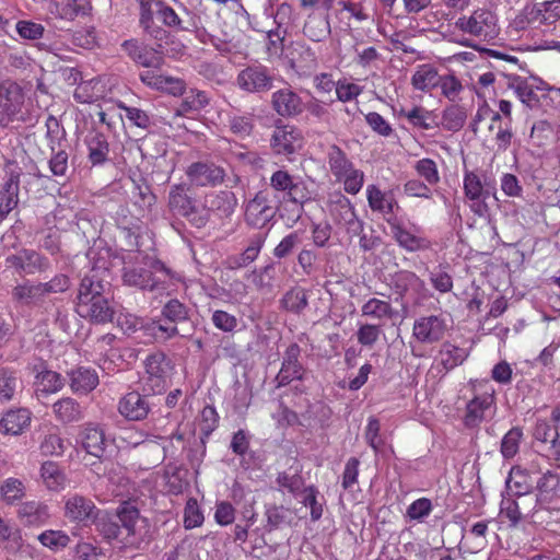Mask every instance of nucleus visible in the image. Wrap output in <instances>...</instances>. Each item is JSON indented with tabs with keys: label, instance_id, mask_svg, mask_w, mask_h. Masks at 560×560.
<instances>
[{
	"label": "nucleus",
	"instance_id": "nucleus-1",
	"mask_svg": "<svg viewBox=\"0 0 560 560\" xmlns=\"http://www.w3.org/2000/svg\"><path fill=\"white\" fill-rule=\"evenodd\" d=\"M539 476L535 480L536 504L532 517L535 522L547 524L558 522L560 506V475L555 469L536 470Z\"/></svg>",
	"mask_w": 560,
	"mask_h": 560
},
{
	"label": "nucleus",
	"instance_id": "nucleus-2",
	"mask_svg": "<svg viewBox=\"0 0 560 560\" xmlns=\"http://www.w3.org/2000/svg\"><path fill=\"white\" fill-rule=\"evenodd\" d=\"M454 25L463 34L481 42H489L499 34L497 14L486 7L477 8L469 14L460 15Z\"/></svg>",
	"mask_w": 560,
	"mask_h": 560
},
{
	"label": "nucleus",
	"instance_id": "nucleus-3",
	"mask_svg": "<svg viewBox=\"0 0 560 560\" xmlns=\"http://www.w3.org/2000/svg\"><path fill=\"white\" fill-rule=\"evenodd\" d=\"M189 183H178L170 187L167 195L168 211L175 215L186 219L195 228L205 226V218L200 217V207L191 194Z\"/></svg>",
	"mask_w": 560,
	"mask_h": 560
},
{
	"label": "nucleus",
	"instance_id": "nucleus-4",
	"mask_svg": "<svg viewBox=\"0 0 560 560\" xmlns=\"http://www.w3.org/2000/svg\"><path fill=\"white\" fill-rule=\"evenodd\" d=\"M560 20V2L542 1L532 5H526L522 13L516 18L515 24L522 30H541L550 27Z\"/></svg>",
	"mask_w": 560,
	"mask_h": 560
},
{
	"label": "nucleus",
	"instance_id": "nucleus-5",
	"mask_svg": "<svg viewBox=\"0 0 560 560\" xmlns=\"http://www.w3.org/2000/svg\"><path fill=\"white\" fill-rule=\"evenodd\" d=\"M463 189L465 197L469 200L470 210L478 217H486L489 212L487 199L495 189L483 173L476 171H464Z\"/></svg>",
	"mask_w": 560,
	"mask_h": 560
},
{
	"label": "nucleus",
	"instance_id": "nucleus-6",
	"mask_svg": "<svg viewBox=\"0 0 560 560\" xmlns=\"http://www.w3.org/2000/svg\"><path fill=\"white\" fill-rule=\"evenodd\" d=\"M117 517L121 529L127 533V542L139 545L149 537V520L140 514L136 500L122 501L117 508Z\"/></svg>",
	"mask_w": 560,
	"mask_h": 560
},
{
	"label": "nucleus",
	"instance_id": "nucleus-7",
	"mask_svg": "<svg viewBox=\"0 0 560 560\" xmlns=\"http://www.w3.org/2000/svg\"><path fill=\"white\" fill-rule=\"evenodd\" d=\"M185 175L195 188H214L223 185L228 178L225 167L212 160H199L190 163Z\"/></svg>",
	"mask_w": 560,
	"mask_h": 560
},
{
	"label": "nucleus",
	"instance_id": "nucleus-8",
	"mask_svg": "<svg viewBox=\"0 0 560 560\" xmlns=\"http://www.w3.org/2000/svg\"><path fill=\"white\" fill-rule=\"evenodd\" d=\"M238 205L236 195L232 190H209L201 201L200 217L205 218V226L212 217L219 220L230 219Z\"/></svg>",
	"mask_w": 560,
	"mask_h": 560
},
{
	"label": "nucleus",
	"instance_id": "nucleus-9",
	"mask_svg": "<svg viewBox=\"0 0 560 560\" xmlns=\"http://www.w3.org/2000/svg\"><path fill=\"white\" fill-rule=\"evenodd\" d=\"M5 266L13 269L19 276H33L45 273L51 268L47 256L33 249L22 247L14 254L5 257Z\"/></svg>",
	"mask_w": 560,
	"mask_h": 560
},
{
	"label": "nucleus",
	"instance_id": "nucleus-10",
	"mask_svg": "<svg viewBox=\"0 0 560 560\" xmlns=\"http://www.w3.org/2000/svg\"><path fill=\"white\" fill-rule=\"evenodd\" d=\"M75 313L83 319L104 325L112 323L116 314L113 292L90 299L82 303H75Z\"/></svg>",
	"mask_w": 560,
	"mask_h": 560
},
{
	"label": "nucleus",
	"instance_id": "nucleus-11",
	"mask_svg": "<svg viewBox=\"0 0 560 560\" xmlns=\"http://www.w3.org/2000/svg\"><path fill=\"white\" fill-rule=\"evenodd\" d=\"M277 214V207L267 189L259 190L245 207V222L254 228L264 229L269 225Z\"/></svg>",
	"mask_w": 560,
	"mask_h": 560
},
{
	"label": "nucleus",
	"instance_id": "nucleus-12",
	"mask_svg": "<svg viewBox=\"0 0 560 560\" xmlns=\"http://www.w3.org/2000/svg\"><path fill=\"white\" fill-rule=\"evenodd\" d=\"M273 81L270 69L262 65H252L237 73L235 84L243 92L261 94L273 88Z\"/></svg>",
	"mask_w": 560,
	"mask_h": 560
},
{
	"label": "nucleus",
	"instance_id": "nucleus-13",
	"mask_svg": "<svg viewBox=\"0 0 560 560\" xmlns=\"http://www.w3.org/2000/svg\"><path fill=\"white\" fill-rule=\"evenodd\" d=\"M109 270L106 267L94 266L81 279L78 288L75 303L108 294L112 284L107 280Z\"/></svg>",
	"mask_w": 560,
	"mask_h": 560
},
{
	"label": "nucleus",
	"instance_id": "nucleus-14",
	"mask_svg": "<svg viewBox=\"0 0 560 560\" xmlns=\"http://www.w3.org/2000/svg\"><path fill=\"white\" fill-rule=\"evenodd\" d=\"M393 238L407 252L413 253L430 248V241L421 233V229L415 224L406 225L396 218L387 219Z\"/></svg>",
	"mask_w": 560,
	"mask_h": 560
},
{
	"label": "nucleus",
	"instance_id": "nucleus-15",
	"mask_svg": "<svg viewBox=\"0 0 560 560\" xmlns=\"http://www.w3.org/2000/svg\"><path fill=\"white\" fill-rule=\"evenodd\" d=\"M447 331L446 318L443 315H423L412 326V338L420 345H434L443 340Z\"/></svg>",
	"mask_w": 560,
	"mask_h": 560
},
{
	"label": "nucleus",
	"instance_id": "nucleus-16",
	"mask_svg": "<svg viewBox=\"0 0 560 560\" xmlns=\"http://www.w3.org/2000/svg\"><path fill=\"white\" fill-rule=\"evenodd\" d=\"M285 58L299 77H310L318 67L315 51L303 40L292 42L287 48Z\"/></svg>",
	"mask_w": 560,
	"mask_h": 560
},
{
	"label": "nucleus",
	"instance_id": "nucleus-17",
	"mask_svg": "<svg viewBox=\"0 0 560 560\" xmlns=\"http://www.w3.org/2000/svg\"><path fill=\"white\" fill-rule=\"evenodd\" d=\"M153 399L139 389L125 394L118 401V412L128 421H143L153 406Z\"/></svg>",
	"mask_w": 560,
	"mask_h": 560
},
{
	"label": "nucleus",
	"instance_id": "nucleus-18",
	"mask_svg": "<svg viewBox=\"0 0 560 560\" xmlns=\"http://www.w3.org/2000/svg\"><path fill=\"white\" fill-rule=\"evenodd\" d=\"M303 147V137L301 131L290 125L277 126L270 138V148L276 155H283L291 160Z\"/></svg>",
	"mask_w": 560,
	"mask_h": 560
},
{
	"label": "nucleus",
	"instance_id": "nucleus-19",
	"mask_svg": "<svg viewBox=\"0 0 560 560\" xmlns=\"http://www.w3.org/2000/svg\"><path fill=\"white\" fill-rule=\"evenodd\" d=\"M301 347L298 343H291L282 357L281 369L276 375L277 387L289 385L293 381H303L305 369L300 361Z\"/></svg>",
	"mask_w": 560,
	"mask_h": 560
},
{
	"label": "nucleus",
	"instance_id": "nucleus-20",
	"mask_svg": "<svg viewBox=\"0 0 560 560\" xmlns=\"http://www.w3.org/2000/svg\"><path fill=\"white\" fill-rule=\"evenodd\" d=\"M269 186L276 196L279 195L282 199L310 192L301 177L291 175L284 168H278L271 174Z\"/></svg>",
	"mask_w": 560,
	"mask_h": 560
},
{
	"label": "nucleus",
	"instance_id": "nucleus-21",
	"mask_svg": "<svg viewBox=\"0 0 560 560\" xmlns=\"http://www.w3.org/2000/svg\"><path fill=\"white\" fill-rule=\"evenodd\" d=\"M121 49L135 63L144 68L161 69L164 63V57L158 50L138 39L125 40Z\"/></svg>",
	"mask_w": 560,
	"mask_h": 560
},
{
	"label": "nucleus",
	"instance_id": "nucleus-22",
	"mask_svg": "<svg viewBox=\"0 0 560 560\" xmlns=\"http://www.w3.org/2000/svg\"><path fill=\"white\" fill-rule=\"evenodd\" d=\"M98 512L91 499L78 493L69 495L65 503V516L71 522L86 525L97 518Z\"/></svg>",
	"mask_w": 560,
	"mask_h": 560
},
{
	"label": "nucleus",
	"instance_id": "nucleus-23",
	"mask_svg": "<svg viewBox=\"0 0 560 560\" xmlns=\"http://www.w3.org/2000/svg\"><path fill=\"white\" fill-rule=\"evenodd\" d=\"M271 106L283 118L296 117L304 112L302 97L290 86L272 93Z\"/></svg>",
	"mask_w": 560,
	"mask_h": 560
},
{
	"label": "nucleus",
	"instance_id": "nucleus-24",
	"mask_svg": "<svg viewBox=\"0 0 560 560\" xmlns=\"http://www.w3.org/2000/svg\"><path fill=\"white\" fill-rule=\"evenodd\" d=\"M494 412V394L485 393L475 396L466 405L464 424L467 428H477L488 416Z\"/></svg>",
	"mask_w": 560,
	"mask_h": 560
},
{
	"label": "nucleus",
	"instance_id": "nucleus-25",
	"mask_svg": "<svg viewBox=\"0 0 560 560\" xmlns=\"http://www.w3.org/2000/svg\"><path fill=\"white\" fill-rule=\"evenodd\" d=\"M331 214L338 224L346 228L348 234L360 235L363 232V222L358 218L354 207L345 196H339L332 203Z\"/></svg>",
	"mask_w": 560,
	"mask_h": 560
},
{
	"label": "nucleus",
	"instance_id": "nucleus-26",
	"mask_svg": "<svg viewBox=\"0 0 560 560\" xmlns=\"http://www.w3.org/2000/svg\"><path fill=\"white\" fill-rule=\"evenodd\" d=\"M24 97L16 84H10L0 91V126L7 127L21 112Z\"/></svg>",
	"mask_w": 560,
	"mask_h": 560
},
{
	"label": "nucleus",
	"instance_id": "nucleus-27",
	"mask_svg": "<svg viewBox=\"0 0 560 560\" xmlns=\"http://www.w3.org/2000/svg\"><path fill=\"white\" fill-rule=\"evenodd\" d=\"M139 79L149 88L175 96L183 94L185 91V82L182 79L164 75L160 73V69L148 68V70L140 72Z\"/></svg>",
	"mask_w": 560,
	"mask_h": 560
},
{
	"label": "nucleus",
	"instance_id": "nucleus-28",
	"mask_svg": "<svg viewBox=\"0 0 560 560\" xmlns=\"http://www.w3.org/2000/svg\"><path fill=\"white\" fill-rule=\"evenodd\" d=\"M84 144L88 150V161L93 167L104 166L109 162V142L103 132L91 130L84 137Z\"/></svg>",
	"mask_w": 560,
	"mask_h": 560
},
{
	"label": "nucleus",
	"instance_id": "nucleus-29",
	"mask_svg": "<svg viewBox=\"0 0 560 560\" xmlns=\"http://www.w3.org/2000/svg\"><path fill=\"white\" fill-rule=\"evenodd\" d=\"M69 386L74 394L88 395L100 383L95 369L89 366H77L67 372Z\"/></svg>",
	"mask_w": 560,
	"mask_h": 560
},
{
	"label": "nucleus",
	"instance_id": "nucleus-30",
	"mask_svg": "<svg viewBox=\"0 0 560 560\" xmlns=\"http://www.w3.org/2000/svg\"><path fill=\"white\" fill-rule=\"evenodd\" d=\"M508 78V88L512 89L522 103L526 104L529 107H533L538 103V96L535 90H541L540 85H544V82L539 79L533 78L529 82L528 79L522 78L516 74H509Z\"/></svg>",
	"mask_w": 560,
	"mask_h": 560
},
{
	"label": "nucleus",
	"instance_id": "nucleus-31",
	"mask_svg": "<svg viewBox=\"0 0 560 560\" xmlns=\"http://www.w3.org/2000/svg\"><path fill=\"white\" fill-rule=\"evenodd\" d=\"M535 474L534 467H530V469L520 466L513 467L505 480L508 492H513V495L518 499L532 493L534 491L533 475Z\"/></svg>",
	"mask_w": 560,
	"mask_h": 560
},
{
	"label": "nucleus",
	"instance_id": "nucleus-32",
	"mask_svg": "<svg viewBox=\"0 0 560 560\" xmlns=\"http://www.w3.org/2000/svg\"><path fill=\"white\" fill-rule=\"evenodd\" d=\"M308 200H311V192L284 198L276 205L277 213H279V217L289 228H292L302 218L304 213V205Z\"/></svg>",
	"mask_w": 560,
	"mask_h": 560
},
{
	"label": "nucleus",
	"instance_id": "nucleus-33",
	"mask_svg": "<svg viewBox=\"0 0 560 560\" xmlns=\"http://www.w3.org/2000/svg\"><path fill=\"white\" fill-rule=\"evenodd\" d=\"M303 34L315 43L324 42L331 34L330 20L328 12H313L307 15Z\"/></svg>",
	"mask_w": 560,
	"mask_h": 560
},
{
	"label": "nucleus",
	"instance_id": "nucleus-34",
	"mask_svg": "<svg viewBox=\"0 0 560 560\" xmlns=\"http://www.w3.org/2000/svg\"><path fill=\"white\" fill-rule=\"evenodd\" d=\"M11 298L15 304L27 307L40 306L45 300L40 283H32L28 280L15 285Z\"/></svg>",
	"mask_w": 560,
	"mask_h": 560
},
{
	"label": "nucleus",
	"instance_id": "nucleus-35",
	"mask_svg": "<svg viewBox=\"0 0 560 560\" xmlns=\"http://www.w3.org/2000/svg\"><path fill=\"white\" fill-rule=\"evenodd\" d=\"M81 444L88 454L102 458L106 451V438L104 431L92 423L86 424L81 432Z\"/></svg>",
	"mask_w": 560,
	"mask_h": 560
},
{
	"label": "nucleus",
	"instance_id": "nucleus-36",
	"mask_svg": "<svg viewBox=\"0 0 560 560\" xmlns=\"http://www.w3.org/2000/svg\"><path fill=\"white\" fill-rule=\"evenodd\" d=\"M18 516L24 526H42L49 518L48 506L40 501H27L20 505Z\"/></svg>",
	"mask_w": 560,
	"mask_h": 560
},
{
	"label": "nucleus",
	"instance_id": "nucleus-37",
	"mask_svg": "<svg viewBox=\"0 0 560 560\" xmlns=\"http://www.w3.org/2000/svg\"><path fill=\"white\" fill-rule=\"evenodd\" d=\"M143 264L152 268V291L165 290L170 284L179 280V276L159 259L145 256Z\"/></svg>",
	"mask_w": 560,
	"mask_h": 560
},
{
	"label": "nucleus",
	"instance_id": "nucleus-38",
	"mask_svg": "<svg viewBox=\"0 0 560 560\" xmlns=\"http://www.w3.org/2000/svg\"><path fill=\"white\" fill-rule=\"evenodd\" d=\"M54 10L56 16L73 21L80 15H88L92 10L90 0H54Z\"/></svg>",
	"mask_w": 560,
	"mask_h": 560
},
{
	"label": "nucleus",
	"instance_id": "nucleus-39",
	"mask_svg": "<svg viewBox=\"0 0 560 560\" xmlns=\"http://www.w3.org/2000/svg\"><path fill=\"white\" fill-rule=\"evenodd\" d=\"M229 130L240 139L249 137L255 128V115L248 112L232 110L226 115Z\"/></svg>",
	"mask_w": 560,
	"mask_h": 560
},
{
	"label": "nucleus",
	"instance_id": "nucleus-40",
	"mask_svg": "<svg viewBox=\"0 0 560 560\" xmlns=\"http://www.w3.org/2000/svg\"><path fill=\"white\" fill-rule=\"evenodd\" d=\"M31 423V412L26 408L9 410L0 420V430L4 434L18 435Z\"/></svg>",
	"mask_w": 560,
	"mask_h": 560
},
{
	"label": "nucleus",
	"instance_id": "nucleus-41",
	"mask_svg": "<svg viewBox=\"0 0 560 560\" xmlns=\"http://www.w3.org/2000/svg\"><path fill=\"white\" fill-rule=\"evenodd\" d=\"M438 69L431 63H422L416 68L411 77V85L415 90L428 93L438 88L440 82Z\"/></svg>",
	"mask_w": 560,
	"mask_h": 560
},
{
	"label": "nucleus",
	"instance_id": "nucleus-42",
	"mask_svg": "<svg viewBox=\"0 0 560 560\" xmlns=\"http://www.w3.org/2000/svg\"><path fill=\"white\" fill-rule=\"evenodd\" d=\"M52 412L61 423L79 422L84 413L81 405L72 397H63L52 405Z\"/></svg>",
	"mask_w": 560,
	"mask_h": 560
},
{
	"label": "nucleus",
	"instance_id": "nucleus-43",
	"mask_svg": "<svg viewBox=\"0 0 560 560\" xmlns=\"http://www.w3.org/2000/svg\"><path fill=\"white\" fill-rule=\"evenodd\" d=\"M20 173L11 172L0 190V211L9 214L19 205Z\"/></svg>",
	"mask_w": 560,
	"mask_h": 560
},
{
	"label": "nucleus",
	"instance_id": "nucleus-44",
	"mask_svg": "<svg viewBox=\"0 0 560 560\" xmlns=\"http://www.w3.org/2000/svg\"><path fill=\"white\" fill-rule=\"evenodd\" d=\"M390 287L399 298H404L409 290L421 291L424 282L415 272L400 270L392 276Z\"/></svg>",
	"mask_w": 560,
	"mask_h": 560
},
{
	"label": "nucleus",
	"instance_id": "nucleus-45",
	"mask_svg": "<svg viewBox=\"0 0 560 560\" xmlns=\"http://www.w3.org/2000/svg\"><path fill=\"white\" fill-rule=\"evenodd\" d=\"M121 278L126 285L143 291H152V268L145 265L143 267H124Z\"/></svg>",
	"mask_w": 560,
	"mask_h": 560
},
{
	"label": "nucleus",
	"instance_id": "nucleus-46",
	"mask_svg": "<svg viewBox=\"0 0 560 560\" xmlns=\"http://www.w3.org/2000/svg\"><path fill=\"white\" fill-rule=\"evenodd\" d=\"M326 155L329 170L338 182H341L342 176L354 166L346 152L337 144H330Z\"/></svg>",
	"mask_w": 560,
	"mask_h": 560
},
{
	"label": "nucleus",
	"instance_id": "nucleus-47",
	"mask_svg": "<svg viewBox=\"0 0 560 560\" xmlns=\"http://www.w3.org/2000/svg\"><path fill=\"white\" fill-rule=\"evenodd\" d=\"M366 198L370 208L383 214H393L397 201L392 194L383 192L377 186L369 185L366 188Z\"/></svg>",
	"mask_w": 560,
	"mask_h": 560
},
{
	"label": "nucleus",
	"instance_id": "nucleus-48",
	"mask_svg": "<svg viewBox=\"0 0 560 560\" xmlns=\"http://www.w3.org/2000/svg\"><path fill=\"white\" fill-rule=\"evenodd\" d=\"M21 387V380L18 371L9 366L0 368V402L5 404L14 399L18 389Z\"/></svg>",
	"mask_w": 560,
	"mask_h": 560
},
{
	"label": "nucleus",
	"instance_id": "nucleus-49",
	"mask_svg": "<svg viewBox=\"0 0 560 560\" xmlns=\"http://www.w3.org/2000/svg\"><path fill=\"white\" fill-rule=\"evenodd\" d=\"M65 384L66 381L61 374L51 370H43L35 376L37 396L57 393L63 388Z\"/></svg>",
	"mask_w": 560,
	"mask_h": 560
},
{
	"label": "nucleus",
	"instance_id": "nucleus-50",
	"mask_svg": "<svg viewBox=\"0 0 560 560\" xmlns=\"http://www.w3.org/2000/svg\"><path fill=\"white\" fill-rule=\"evenodd\" d=\"M468 351L451 342H444L439 351L440 364L445 372H450L458 365H462L468 358Z\"/></svg>",
	"mask_w": 560,
	"mask_h": 560
},
{
	"label": "nucleus",
	"instance_id": "nucleus-51",
	"mask_svg": "<svg viewBox=\"0 0 560 560\" xmlns=\"http://www.w3.org/2000/svg\"><path fill=\"white\" fill-rule=\"evenodd\" d=\"M400 116L405 117L416 128L429 130L438 127L435 115L422 106H413L409 110L401 109Z\"/></svg>",
	"mask_w": 560,
	"mask_h": 560
},
{
	"label": "nucleus",
	"instance_id": "nucleus-52",
	"mask_svg": "<svg viewBox=\"0 0 560 560\" xmlns=\"http://www.w3.org/2000/svg\"><path fill=\"white\" fill-rule=\"evenodd\" d=\"M281 307L294 314H301L308 305L305 289L292 288L280 300Z\"/></svg>",
	"mask_w": 560,
	"mask_h": 560
},
{
	"label": "nucleus",
	"instance_id": "nucleus-53",
	"mask_svg": "<svg viewBox=\"0 0 560 560\" xmlns=\"http://www.w3.org/2000/svg\"><path fill=\"white\" fill-rule=\"evenodd\" d=\"M40 476L46 487L50 490H58L65 486L66 475L55 462L48 460L43 463Z\"/></svg>",
	"mask_w": 560,
	"mask_h": 560
},
{
	"label": "nucleus",
	"instance_id": "nucleus-54",
	"mask_svg": "<svg viewBox=\"0 0 560 560\" xmlns=\"http://www.w3.org/2000/svg\"><path fill=\"white\" fill-rule=\"evenodd\" d=\"M466 119V109L457 104L447 106L442 113V125L448 131L460 130L465 126Z\"/></svg>",
	"mask_w": 560,
	"mask_h": 560
},
{
	"label": "nucleus",
	"instance_id": "nucleus-55",
	"mask_svg": "<svg viewBox=\"0 0 560 560\" xmlns=\"http://www.w3.org/2000/svg\"><path fill=\"white\" fill-rule=\"evenodd\" d=\"M179 32H191L196 36L205 42L203 35H207V31L202 25L201 18L198 12L183 8L180 13V28Z\"/></svg>",
	"mask_w": 560,
	"mask_h": 560
},
{
	"label": "nucleus",
	"instance_id": "nucleus-56",
	"mask_svg": "<svg viewBox=\"0 0 560 560\" xmlns=\"http://www.w3.org/2000/svg\"><path fill=\"white\" fill-rule=\"evenodd\" d=\"M161 314L171 323L178 324L189 319L190 308L178 299H171L162 307Z\"/></svg>",
	"mask_w": 560,
	"mask_h": 560
},
{
	"label": "nucleus",
	"instance_id": "nucleus-57",
	"mask_svg": "<svg viewBox=\"0 0 560 560\" xmlns=\"http://www.w3.org/2000/svg\"><path fill=\"white\" fill-rule=\"evenodd\" d=\"M361 312L363 316L376 319L390 318L394 313L388 302L376 298H372L365 302L361 307Z\"/></svg>",
	"mask_w": 560,
	"mask_h": 560
},
{
	"label": "nucleus",
	"instance_id": "nucleus-58",
	"mask_svg": "<svg viewBox=\"0 0 560 560\" xmlns=\"http://www.w3.org/2000/svg\"><path fill=\"white\" fill-rule=\"evenodd\" d=\"M153 5L158 20L165 26L179 32L180 13H177L173 8L162 1H155Z\"/></svg>",
	"mask_w": 560,
	"mask_h": 560
},
{
	"label": "nucleus",
	"instance_id": "nucleus-59",
	"mask_svg": "<svg viewBox=\"0 0 560 560\" xmlns=\"http://www.w3.org/2000/svg\"><path fill=\"white\" fill-rule=\"evenodd\" d=\"M2 499L8 504H14L25 495V486L22 480L8 478L0 487Z\"/></svg>",
	"mask_w": 560,
	"mask_h": 560
},
{
	"label": "nucleus",
	"instance_id": "nucleus-60",
	"mask_svg": "<svg viewBox=\"0 0 560 560\" xmlns=\"http://www.w3.org/2000/svg\"><path fill=\"white\" fill-rule=\"evenodd\" d=\"M523 431L518 427L509 430L501 441V454L505 459L513 458L520 448Z\"/></svg>",
	"mask_w": 560,
	"mask_h": 560
},
{
	"label": "nucleus",
	"instance_id": "nucleus-61",
	"mask_svg": "<svg viewBox=\"0 0 560 560\" xmlns=\"http://www.w3.org/2000/svg\"><path fill=\"white\" fill-rule=\"evenodd\" d=\"M438 88L441 89V94L453 103L459 100V94L464 90L462 82L451 73L440 77Z\"/></svg>",
	"mask_w": 560,
	"mask_h": 560
},
{
	"label": "nucleus",
	"instance_id": "nucleus-62",
	"mask_svg": "<svg viewBox=\"0 0 560 560\" xmlns=\"http://www.w3.org/2000/svg\"><path fill=\"white\" fill-rule=\"evenodd\" d=\"M70 443L65 441L58 434H48L39 445L40 453L44 456H62Z\"/></svg>",
	"mask_w": 560,
	"mask_h": 560
},
{
	"label": "nucleus",
	"instance_id": "nucleus-63",
	"mask_svg": "<svg viewBox=\"0 0 560 560\" xmlns=\"http://www.w3.org/2000/svg\"><path fill=\"white\" fill-rule=\"evenodd\" d=\"M500 513L505 516L513 526L517 525L523 517L520 502L510 492L502 495Z\"/></svg>",
	"mask_w": 560,
	"mask_h": 560
},
{
	"label": "nucleus",
	"instance_id": "nucleus-64",
	"mask_svg": "<svg viewBox=\"0 0 560 560\" xmlns=\"http://www.w3.org/2000/svg\"><path fill=\"white\" fill-rule=\"evenodd\" d=\"M145 364V374L153 377L167 378L166 375V355L162 352H155L150 355L144 361Z\"/></svg>",
	"mask_w": 560,
	"mask_h": 560
}]
</instances>
